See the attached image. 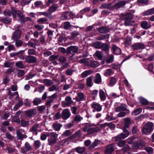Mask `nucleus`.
Segmentation results:
<instances>
[{"mask_svg":"<svg viewBox=\"0 0 154 154\" xmlns=\"http://www.w3.org/2000/svg\"><path fill=\"white\" fill-rule=\"evenodd\" d=\"M154 124L152 122L146 123L143 126L142 129V132L143 134H148L153 130Z\"/></svg>","mask_w":154,"mask_h":154,"instance_id":"nucleus-1","label":"nucleus"},{"mask_svg":"<svg viewBox=\"0 0 154 154\" xmlns=\"http://www.w3.org/2000/svg\"><path fill=\"white\" fill-rule=\"evenodd\" d=\"M50 134L51 136L48 139V144L51 146H52L56 143L57 137L55 133L51 132L50 133Z\"/></svg>","mask_w":154,"mask_h":154,"instance_id":"nucleus-2","label":"nucleus"},{"mask_svg":"<svg viewBox=\"0 0 154 154\" xmlns=\"http://www.w3.org/2000/svg\"><path fill=\"white\" fill-rule=\"evenodd\" d=\"M123 132L122 133L116 137V141H119L120 140L122 139H124L129 135V132L125 128H123Z\"/></svg>","mask_w":154,"mask_h":154,"instance_id":"nucleus-3","label":"nucleus"},{"mask_svg":"<svg viewBox=\"0 0 154 154\" xmlns=\"http://www.w3.org/2000/svg\"><path fill=\"white\" fill-rule=\"evenodd\" d=\"M25 149L23 148H21V152L22 153L25 154L27 152L32 150V148L30 144L28 142H26L24 145Z\"/></svg>","mask_w":154,"mask_h":154,"instance_id":"nucleus-4","label":"nucleus"},{"mask_svg":"<svg viewBox=\"0 0 154 154\" xmlns=\"http://www.w3.org/2000/svg\"><path fill=\"white\" fill-rule=\"evenodd\" d=\"M62 118L64 120H66L69 118L71 113L69 109H64L61 113Z\"/></svg>","mask_w":154,"mask_h":154,"instance_id":"nucleus-5","label":"nucleus"},{"mask_svg":"<svg viewBox=\"0 0 154 154\" xmlns=\"http://www.w3.org/2000/svg\"><path fill=\"white\" fill-rule=\"evenodd\" d=\"M78 47L76 46H70L67 48V54H70L77 53L78 50Z\"/></svg>","mask_w":154,"mask_h":154,"instance_id":"nucleus-6","label":"nucleus"},{"mask_svg":"<svg viewBox=\"0 0 154 154\" xmlns=\"http://www.w3.org/2000/svg\"><path fill=\"white\" fill-rule=\"evenodd\" d=\"M25 61L29 63H34L36 62L37 58L34 56H26L25 58Z\"/></svg>","mask_w":154,"mask_h":154,"instance_id":"nucleus-7","label":"nucleus"},{"mask_svg":"<svg viewBox=\"0 0 154 154\" xmlns=\"http://www.w3.org/2000/svg\"><path fill=\"white\" fill-rule=\"evenodd\" d=\"M82 135V133L80 131L78 130L74 134L69 137L66 139V141H68L72 140L76 137H80Z\"/></svg>","mask_w":154,"mask_h":154,"instance_id":"nucleus-8","label":"nucleus"},{"mask_svg":"<svg viewBox=\"0 0 154 154\" xmlns=\"http://www.w3.org/2000/svg\"><path fill=\"white\" fill-rule=\"evenodd\" d=\"M21 35V31L19 29H17L13 33L12 37V39L14 41L19 39L20 38Z\"/></svg>","mask_w":154,"mask_h":154,"instance_id":"nucleus-9","label":"nucleus"},{"mask_svg":"<svg viewBox=\"0 0 154 154\" xmlns=\"http://www.w3.org/2000/svg\"><path fill=\"white\" fill-rule=\"evenodd\" d=\"M58 8V6L57 4L54 3L49 7L47 11L51 14L53 13L56 11Z\"/></svg>","mask_w":154,"mask_h":154,"instance_id":"nucleus-10","label":"nucleus"},{"mask_svg":"<svg viewBox=\"0 0 154 154\" xmlns=\"http://www.w3.org/2000/svg\"><path fill=\"white\" fill-rule=\"evenodd\" d=\"M25 115L26 117H30L32 115L36 114V111L34 109H31L25 111Z\"/></svg>","mask_w":154,"mask_h":154,"instance_id":"nucleus-11","label":"nucleus"},{"mask_svg":"<svg viewBox=\"0 0 154 154\" xmlns=\"http://www.w3.org/2000/svg\"><path fill=\"white\" fill-rule=\"evenodd\" d=\"M99 66V64L96 61H92L88 59L87 61V66H89L91 67H96Z\"/></svg>","mask_w":154,"mask_h":154,"instance_id":"nucleus-12","label":"nucleus"},{"mask_svg":"<svg viewBox=\"0 0 154 154\" xmlns=\"http://www.w3.org/2000/svg\"><path fill=\"white\" fill-rule=\"evenodd\" d=\"M132 47L134 50H138L143 49L145 48V46L142 43H138L134 44L132 46Z\"/></svg>","mask_w":154,"mask_h":154,"instance_id":"nucleus-13","label":"nucleus"},{"mask_svg":"<svg viewBox=\"0 0 154 154\" xmlns=\"http://www.w3.org/2000/svg\"><path fill=\"white\" fill-rule=\"evenodd\" d=\"M114 144H112L108 146L105 150V153L106 154H110L112 153L114 148Z\"/></svg>","mask_w":154,"mask_h":154,"instance_id":"nucleus-14","label":"nucleus"},{"mask_svg":"<svg viewBox=\"0 0 154 154\" xmlns=\"http://www.w3.org/2000/svg\"><path fill=\"white\" fill-rule=\"evenodd\" d=\"M112 48L113 53L116 54H119L121 52V49L115 45H112Z\"/></svg>","mask_w":154,"mask_h":154,"instance_id":"nucleus-15","label":"nucleus"},{"mask_svg":"<svg viewBox=\"0 0 154 154\" xmlns=\"http://www.w3.org/2000/svg\"><path fill=\"white\" fill-rule=\"evenodd\" d=\"M92 106L93 108L98 112L101 111L102 109L101 106L98 103L94 102L93 103Z\"/></svg>","mask_w":154,"mask_h":154,"instance_id":"nucleus-16","label":"nucleus"},{"mask_svg":"<svg viewBox=\"0 0 154 154\" xmlns=\"http://www.w3.org/2000/svg\"><path fill=\"white\" fill-rule=\"evenodd\" d=\"M127 106L124 104H122L121 106H118L115 109V111L116 112L125 111L127 110Z\"/></svg>","mask_w":154,"mask_h":154,"instance_id":"nucleus-17","label":"nucleus"},{"mask_svg":"<svg viewBox=\"0 0 154 154\" xmlns=\"http://www.w3.org/2000/svg\"><path fill=\"white\" fill-rule=\"evenodd\" d=\"M24 53V50H20L17 52L11 53L10 54V57H14L19 55L20 54H23Z\"/></svg>","mask_w":154,"mask_h":154,"instance_id":"nucleus-18","label":"nucleus"},{"mask_svg":"<svg viewBox=\"0 0 154 154\" xmlns=\"http://www.w3.org/2000/svg\"><path fill=\"white\" fill-rule=\"evenodd\" d=\"M68 14L69 12L67 11L63 12L61 16V20H64L69 19Z\"/></svg>","mask_w":154,"mask_h":154,"instance_id":"nucleus-19","label":"nucleus"},{"mask_svg":"<svg viewBox=\"0 0 154 154\" xmlns=\"http://www.w3.org/2000/svg\"><path fill=\"white\" fill-rule=\"evenodd\" d=\"M142 28L145 29H147L151 27L150 24L149 23L146 21L143 22L141 24Z\"/></svg>","mask_w":154,"mask_h":154,"instance_id":"nucleus-20","label":"nucleus"},{"mask_svg":"<svg viewBox=\"0 0 154 154\" xmlns=\"http://www.w3.org/2000/svg\"><path fill=\"white\" fill-rule=\"evenodd\" d=\"M79 154H82L83 153L85 149V147H81L79 146L74 149Z\"/></svg>","mask_w":154,"mask_h":154,"instance_id":"nucleus-21","label":"nucleus"},{"mask_svg":"<svg viewBox=\"0 0 154 154\" xmlns=\"http://www.w3.org/2000/svg\"><path fill=\"white\" fill-rule=\"evenodd\" d=\"M109 30V29L107 27H101L98 29V31L102 33H106Z\"/></svg>","mask_w":154,"mask_h":154,"instance_id":"nucleus-22","label":"nucleus"},{"mask_svg":"<svg viewBox=\"0 0 154 154\" xmlns=\"http://www.w3.org/2000/svg\"><path fill=\"white\" fill-rule=\"evenodd\" d=\"M1 22L6 24H10L11 22V18L8 17H5L1 19Z\"/></svg>","mask_w":154,"mask_h":154,"instance_id":"nucleus-23","label":"nucleus"},{"mask_svg":"<svg viewBox=\"0 0 154 154\" xmlns=\"http://www.w3.org/2000/svg\"><path fill=\"white\" fill-rule=\"evenodd\" d=\"M126 4L125 1H123L120 2L116 4L114 6V8L115 9L119 8L122 6L125 5Z\"/></svg>","mask_w":154,"mask_h":154,"instance_id":"nucleus-24","label":"nucleus"},{"mask_svg":"<svg viewBox=\"0 0 154 154\" xmlns=\"http://www.w3.org/2000/svg\"><path fill=\"white\" fill-rule=\"evenodd\" d=\"M21 126L23 127H27L29 125V121H26L24 119H21L20 121Z\"/></svg>","mask_w":154,"mask_h":154,"instance_id":"nucleus-25","label":"nucleus"},{"mask_svg":"<svg viewBox=\"0 0 154 154\" xmlns=\"http://www.w3.org/2000/svg\"><path fill=\"white\" fill-rule=\"evenodd\" d=\"M94 81L96 84H99L101 82V78L100 75L99 74H97L96 77L94 79Z\"/></svg>","mask_w":154,"mask_h":154,"instance_id":"nucleus-26","label":"nucleus"},{"mask_svg":"<svg viewBox=\"0 0 154 154\" xmlns=\"http://www.w3.org/2000/svg\"><path fill=\"white\" fill-rule=\"evenodd\" d=\"M103 43L100 42H97L93 44L92 46L96 48H101L103 46Z\"/></svg>","mask_w":154,"mask_h":154,"instance_id":"nucleus-27","label":"nucleus"},{"mask_svg":"<svg viewBox=\"0 0 154 154\" xmlns=\"http://www.w3.org/2000/svg\"><path fill=\"white\" fill-rule=\"evenodd\" d=\"M42 102V100L40 98H35L33 100V103L34 105L37 106Z\"/></svg>","mask_w":154,"mask_h":154,"instance_id":"nucleus-28","label":"nucleus"},{"mask_svg":"<svg viewBox=\"0 0 154 154\" xmlns=\"http://www.w3.org/2000/svg\"><path fill=\"white\" fill-rule=\"evenodd\" d=\"M12 121L13 122H16L18 124H20V120L19 117L16 116H13L12 118Z\"/></svg>","mask_w":154,"mask_h":154,"instance_id":"nucleus-29","label":"nucleus"},{"mask_svg":"<svg viewBox=\"0 0 154 154\" xmlns=\"http://www.w3.org/2000/svg\"><path fill=\"white\" fill-rule=\"evenodd\" d=\"M125 20L124 24L126 26H130L132 25L134 23V21L132 20L124 19Z\"/></svg>","mask_w":154,"mask_h":154,"instance_id":"nucleus-30","label":"nucleus"},{"mask_svg":"<svg viewBox=\"0 0 154 154\" xmlns=\"http://www.w3.org/2000/svg\"><path fill=\"white\" fill-rule=\"evenodd\" d=\"M99 95L101 100L103 101L105 100L106 97L103 91L101 90H100Z\"/></svg>","mask_w":154,"mask_h":154,"instance_id":"nucleus-31","label":"nucleus"},{"mask_svg":"<svg viewBox=\"0 0 154 154\" xmlns=\"http://www.w3.org/2000/svg\"><path fill=\"white\" fill-rule=\"evenodd\" d=\"M78 98H76V100L77 102L79 101L80 100H84V94L82 93H79L78 94Z\"/></svg>","mask_w":154,"mask_h":154,"instance_id":"nucleus-32","label":"nucleus"},{"mask_svg":"<svg viewBox=\"0 0 154 154\" xmlns=\"http://www.w3.org/2000/svg\"><path fill=\"white\" fill-rule=\"evenodd\" d=\"M14 64V63L8 61L4 63L3 66L6 68H10L12 67Z\"/></svg>","mask_w":154,"mask_h":154,"instance_id":"nucleus-33","label":"nucleus"},{"mask_svg":"<svg viewBox=\"0 0 154 154\" xmlns=\"http://www.w3.org/2000/svg\"><path fill=\"white\" fill-rule=\"evenodd\" d=\"M94 55L96 59L101 60L102 57V53L99 51H97L94 54Z\"/></svg>","mask_w":154,"mask_h":154,"instance_id":"nucleus-34","label":"nucleus"},{"mask_svg":"<svg viewBox=\"0 0 154 154\" xmlns=\"http://www.w3.org/2000/svg\"><path fill=\"white\" fill-rule=\"evenodd\" d=\"M52 126L55 130L58 131L60 129L62 126V125L59 123H54L53 125Z\"/></svg>","mask_w":154,"mask_h":154,"instance_id":"nucleus-35","label":"nucleus"},{"mask_svg":"<svg viewBox=\"0 0 154 154\" xmlns=\"http://www.w3.org/2000/svg\"><path fill=\"white\" fill-rule=\"evenodd\" d=\"M17 15L18 18H20L19 20L20 22L21 21V20L23 19L24 16H25L23 13L21 11L19 10L18 11H17Z\"/></svg>","mask_w":154,"mask_h":154,"instance_id":"nucleus-36","label":"nucleus"},{"mask_svg":"<svg viewBox=\"0 0 154 154\" xmlns=\"http://www.w3.org/2000/svg\"><path fill=\"white\" fill-rule=\"evenodd\" d=\"M154 14V8L148 10L143 13L144 15H148Z\"/></svg>","mask_w":154,"mask_h":154,"instance_id":"nucleus-37","label":"nucleus"},{"mask_svg":"<svg viewBox=\"0 0 154 154\" xmlns=\"http://www.w3.org/2000/svg\"><path fill=\"white\" fill-rule=\"evenodd\" d=\"M39 125L38 123L34 124L29 129V131L31 132L37 131Z\"/></svg>","mask_w":154,"mask_h":154,"instance_id":"nucleus-38","label":"nucleus"},{"mask_svg":"<svg viewBox=\"0 0 154 154\" xmlns=\"http://www.w3.org/2000/svg\"><path fill=\"white\" fill-rule=\"evenodd\" d=\"M19 10H15L14 7H12L11 8V13L14 17L15 18L17 17V11Z\"/></svg>","mask_w":154,"mask_h":154,"instance_id":"nucleus-39","label":"nucleus"},{"mask_svg":"<svg viewBox=\"0 0 154 154\" xmlns=\"http://www.w3.org/2000/svg\"><path fill=\"white\" fill-rule=\"evenodd\" d=\"M61 118H62V115L60 111L57 112L53 117L54 120H58Z\"/></svg>","mask_w":154,"mask_h":154,"instance_id":"nucleus-40","label":"nucleus"},{"mask_svg":"<svg viewBox=\"0 0 154 154\" xmlns=\"http://www.w3.org/2000/svg\"><path fill=\"white\" fill-rule=\"evenodd\" d=\"M142 111V109L140 108H139L134 112H133L131 114L132 115L134 116H135L140 114Z\"/></svg>","mask_w":154,"mask_h":154,"instance_id":"nucleus-41","label":"nucleus"},{"mask_svg":"<svg viewBox=\"0 0 154 154\" xmlns=\"http://www.w3.org/2000/svg\"><path fill=\"white\" fill-rule=\"evenodd\" d=\"M113 73L112 70L110 69H108L106 70L104 73V75L106 76H109Z\"/></svg>","mask_w":154,"mask_h":154,"instance_id":"nucleus-42","label":"nucleus"},{"mask_svg":"<svg viewBox=\"0 0 154 154\" xmlns=\"http://www.w3.org/2000/svg\"><path fill=\"white\" fill-rule=\"evenodd\" d=\"M64 28L65 29L68 30L71 28V26L69 22H66L64 23Z\"/></svg>","mask_w":154,"mask_h":154,"instance_id":"nucleus-43","label":"nucleus"},{"mask_svg":"<svg viewBox=\"0 0 154 154\" xmlns=\"http://www.w3.org/2000/svg\"><path fill=\"white\" fill-rule=\"evenodd\" d=\"M93 78V76H91L88 78L87 79V86L91 87L93 83L92 80Z\"/></svg>","mask_w":154,"mask_h":154,"instance_id":"nucleus-44","label":"nucleus"},{"mask_svg":"<svg viewBox=\"0 0 154 154\" xmlns=\"http://www.w3.org/2000/svg\"><path fill=\"white\" fill-rule=\"evenodd\" d=\"M133 15L131 13H127L124 16V19L132 20Z\"/></svg>","mask_w":154,"mask_h":154,"instance_id":"nucleus-45","label":"nucleus"},{"mask_svg":"<svg viewBox=\"0 0 154 154\" xmlns=\"http://www.w3.org/2000/svg\"><path fill=\"white\" fill-rule=\"evenodd\" d=\"M71 39H72L75 38L79 35V33L76 31H74L71 33Z\"/></svg>","mask_w":154,"mask_h":154,"instance_id":"nucleus-46","label":"nucleus"},{"mask_svg":"<svg viewBox=\"0 0 154 154\" xmlns=\"http://www.w3.org/2000/svg\"><path fill=\"white\" fill-rule=\"evenodd\" d=\"M131 44V39L129 37H127L125 43V46L126 47H128Z\"/></svg>","mask_w":154,"mask_h":154,"instance_id":"nucleus-47","label":"nucleus"},{"mask_svg":"<svg viewBox=\"0 0 154 154\" xmlns=\"http://www.w3.org/2000/svg\"><path fill=\"white\" fill-rule=\"evenodd\" d=\"M124 126L125 128H128L129 127L130 124V120L129 119H124Z\"/></svg>","mask_w":154,"mask_h":154,"instance_id":"nucleus-48","label":"nucleus"},{"mask_svg":"<svg viewBox=\"0 0 154 154\" xmlns=\"http://www.w3.org/2000/svg\"><path fill=\"white\" fill-rule=\"evenodd\" d=\"M41 145L40 142L39 140L35 141L34 142V146L36 149L39 148Z\"/></svg>","mask_w":154,"mask_h":154,"instance_id":"nucleus-49","label":"nucleus"},{"mask_svg":"<svg viewBox=\"0 0 154 154\" xmlns=\"http://www.w3.org/2000/svg\"><path fill=\"white\" fill-rule=\"evenodd\" d=\"M43 83L47 86H50L52 84V81L51 80L47 79H45L43 80Z\"/></svg>","mask_w":154,"mask_h":154,"instance_id":"nucleus-50","label":"nucleus"},{"mask_svg":"<svg viewBox=\"0 0 154 154\" xmlns=\"http://www.w3.org/2000/svg\"><path fill=\"white\" fill-rule=\"evenodd\" d=\"M59 57V55H53L50 56L48 58V60L50 61H54L57 59Z\"/></svg>","mask_w":154,"mask_h":154,"instance_id":"nucleus-51","label":"nucleus"},{"mask_svg":"<svg viewBox=\"0 0 154 154\" xmlns=\"http://www.w3.org/2000/svg\"><path fill=\"white\" fill-rule=\"evenodd\" d=\"M139 100L143 105H146L147 104L148 102L146 100L143 98L140 97L139 98Z\"/></svg>","mask_w":154,"mask_h":154,"instance_id":"nucleus-52","label":"nucleus"},{"mask_svg":"<svg viewBox=\"0 0 154 154\" xmlns=\"http://www.w3.org/2000/svg\"><path fill=\"white\" fill-rule=\"evenodd\" d=\"M16 41L15 45L17 47H20L23 45V42L21 40L17 39Z\"/></svg>","mask_w":154,"mask_h":154,"instance_id":"nucleus-53","label":"nucleus"},{"mask_svg":"<svg viewBox=\"0 0 154 154\" xmlns=\"http://www.w3.org/2000/svg\"><path fill=\"white\" fill-rule=\"evenodd\" d=\"M99 141L98 140L95 141L89 147L88 149H92L96 146L99 143Z\"/></svg>","mask_w":154,"mask_h":154,"instance_id":"nucleus-54","label":"nucleus"},{"mask_svg":"<svg viewBox=\"0 0 154 154\" xmlns=\"http://www.w3.org/2000/svg\"><path fill=\"white\" fill-rule=\"evenodd\" d=\"M16 66L20 69L24 68V66L21 61H18L16 63Z\"/></svg>","mask_w":154,"mask_h":154,"instance_id":"nucleus-55","label":"nucleus"},{"mask_svg":"<svg viewBox=\"0 0 154 154\" xmlns=\"http://www.w3.org/2000/svg\"><path fill=\"white\" fill-rule=\"evenodd\" d=\"M25 16L24 17V18L23 19L21 20V23H25L27 22L28 21H31L32 20V19L31 18L29 17H26V18L25 17Z\"/></svg>","mask_w":154,"mask_h":154,"instance_id":"nucleus-56","label":"nucleus"},{"mask_svg":"<svg viewBox=\"0 0 154 154\" xmlns=\"http://www.w3.org/2000/svg\"><path fill=\"white\" fill-rule=\"evenodd\" d=\"M116 82V80L113 77H112L110 79V81L109 84V85L110 86H113L115 84Z\"/></svg>","mask_w":154,"mask_h":154,"instance_id":"nucleus-57","label":"nucleus"},{"mask_svg":"<svg viewBox=\"0 0 154 154\" xmlns=\"http://www.w3.org/2000/svg\"><path fill=\"white\" fill-rule=\"evenodd\" d=\"M103 46L101 48L105 51H108L109 50V47L108 45L105 43H103Z\"/></svg>","mask_w":154,"mask_h":154,"instance_id":"nucleus-58","label":"nucleus"},{"mask_svg":"<svg viewBox=\"0 0 154 154\" xmlns=\"http://www.w3.org/2000/svg\"><path fill=\"white\" fill-rule=\"evenodd\" d=\"M69 19L71 18L73 19L74 18H79V17L74 14L72 12H69Z\"/></svg>","mask_w":154,"mask_h":154,"instance_id":"nucleus-59","label":"nucleus"},{"mask_svg":"<svg viewBox=\"0 0 154 154\" xmlns=\"http://www.w3.org/2000/svg\"><path fill=\"white\" fill-rule=\"evenodd\" d=\"M59 61L63 64L66 61V58L65 57L61 56L59 58Z\"/></svg>","mask_w":154,"mask_h":154,"instance_id":"nucleus-60","label":"nucleus"},{"mask_svg":"<svg viewBox=\"0 0 154 154\" xmlns=\"http://www.w3.org/2000/svg\"><path fill=\"white\" fill-rule=\"evenodd\" d=\"M71 134V132L69 130H66L63 133L62 136L66 137L70 135Z\"/></svg>","mask_w":154,"mask_h":154,"instance_id":"nucleus-61","label":"nucleus"},{"mask_svg":"<svg viewBox=\"0 0 154 154\" xmlns=\"http://www.w3.org/2000/svg\"><path fill=\"white\" fill-rule=\"evenodd\" d=\"M14 71V69L12 67H10L7 69L5 72V74H9Z\"/></svg>","mask_w":154,"mask_h":154,"instance_id":"nucleus-62","label":"nucleus"},{"mask_svg":"<svg viewBox=\"0 0 154 154\" xmlns=\"http://www.w3.org/2000/svg\"><path fill=\"white\" fill-rule=\"evenodd\" d=\"M25 74V71L23 70H20L18 72L17 75L19 77H21L23 76Z\"/></svg>","mask_w":154,"mask_h":154,"instance_id":"nucleus-63","label":"nucleus"},{"mask_svg":"<svg viewBox=\"0 0 154 154\" xmlns=\"http://www.w3.org/2000/svg\"><path fill=\"white\" fill-rule=\"evenodd\" d=\"M28 53L29 55H35V51L33 49H29L28 50Z\"/></svg>","mask_w":154,"mask_h":154,"instance_id":"nucleus-64","label":"nucleus"}]
</instances>
